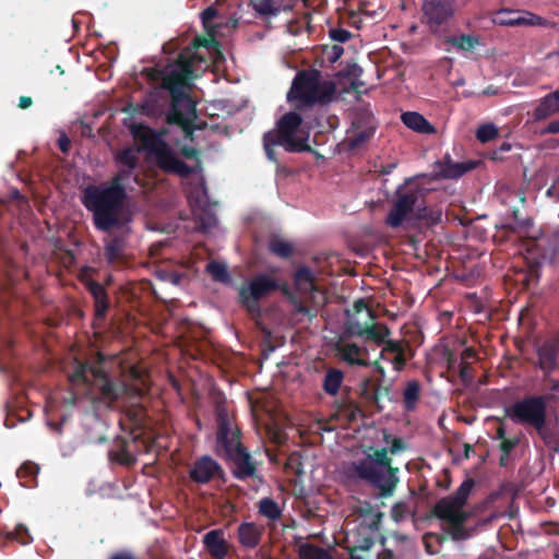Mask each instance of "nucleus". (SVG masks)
I'll return each instance as SVG.
<instances>
[{
	"mask_svg": "<svg viewBox=\"0 0 559 559\" xmlns=\"http://www.w3.org/2000/svg\"><path fill=\"white\" fill-rule=\"evenodd\" d=\"M444 41L463 51H469L479 44L476 37L467 34H462L460 36H449Z\"/></svg>",
	"mask_w": 559,
	"mask_h": 559,
	"instance_id": "37",
	"label": "nucleus"
},
{
	"mask_svg": "<svg viewBox=\"0 0 559 559\" xmlns=\"http://www.w3.org/2000/svg\"><path fill=\"white\" fill-rule=\"evenodd\" d=\"M301 122L302 119L299 114L289 111L278 119L276 130L269 131L263 135L265 155L271 162L277 164L274 150L276 145L283 146L287 152H309L311 150L306 139L295 136Z\"/></svg>",
	"mask_w": 559,
	"mask_h": 559,
	"instance_id": "8",
	"label": "nucleus"
},
{
	"mask_svg": "<svg viewBox=\"0 0 559 559\" xmlns=\"http://www.w3.org/2000/svg\"><path fill=\"white\" fill-rule=\"evenodd\" d=\"M456 509L462 508L460 506H456V502L450 496H447L436 502L431 510V513L436 518L448 522L449 519L452 518V515H454Z\"/></svg>",
	"mask_w": 559,
	"mask_h": 559,
	"instance_id": "31",
	"label": "nucleus"
},
{
	"mask_svg": "<svg viewBox=\"0 0 559 559\" xmlns=\"http://www.w3.org/2000/svg\"><path fill=\"white\" fill-rule=\"evenodd\" d=\"M372 544H373V543H372V540H371L370 538H366V539H364L362 545H360V546H358V547H353V548L350 549V551H349L350 557H352L353 559H356L355 554H356V551H357V550H362V551L368 550V549L372 546Z\"/></svg>",
	"mask_w": 559,
	"mask_h": 559,
	"instance_id": "62",
	"label": "nucleus"
},
{
	"mask_svg": "<svg viewBox=\"0 0 559 559\" xmlns=\"http://www.w3.org/2000/svg\"><path fill=\"white\" fill-rule=\"evenodd\" d=\"M383 344L384 347L382 348L380 354L381 359H386L391 354L395 355L397 353L405 352V346L401 341H392L385 338V342Z\"/></svg>",
	"mask_w": 559,
	"mask_h": 559,
	"instance_id": "46",
	"label": "nucleus"
},
{
	"mask_svg": "<svg viewBox=\"0 0 559 559\" xmlns=\"http://www.w3.org/2000/svg\"><path fill=\"white\" fill-rule=\"evenodd\" d=\"M471 366L468 361H461L460 362V378L464 383L471 382L473 379V376L471 373Z\"/></svg>",
	"mask_w": 559,
	"mask_h": 559,
	"instance_id": "57",
	"label": "nucleus"
},
{
	"mask_svg": "<svg viewBox=\"0 0 559 559\" xmlns=\"http://www.w3.org/2000/svg\"><path fill=\"white\" fill-rule=\"evenodd\" d=\"M92 368L93 367L90 368L87 364L78 362L74 368V371L69 376V381L71 383L82 382V383L87 384L88 383L87 372L88 371L91 372Z\"/></svg>",
	"mask_w": 559,
	"mask_h": 559,
	"instance_id": "45",
	"label": "nucleus"
},
{
	"mask_svg": "<svg viewBox=\"0 0 559 559\" xmlns=\"http://www.w3.org/2000/svg\"><path fill=\"white\" fill-rule=\"evenodd\" d=\"M180 154L188 159L195 160V164L193 166L188 165L190 168L194 169L191 175L198 174L199 171H201L202 163L200 159V151L198 148H195L193 146L183 145L180 148Z\"/></svg>",
	"mask_w": 559,
	"mask_h": 559,
	"instance_id": "43",
	"label": "nucleus"
},
{
	"mask_svg": "<svg viewBox=\"0 0 559 559\" xmlns=\"http://www.w3.org/2000/svg\"><path fill=\"white\" fill-rule=\"evenodd\" d=\"M126 241L122 236L116 235L105 240L104 257L109 264H121L124 260Z\"/></svg>",
	"mask_w": 559,
	"mask_h": 559,
	"instance_id": "26",
	"label": "nucleus"
},
{
	"mask_svg": "<svg viewBox=\"0 0 559 559\" xmlns=\"http://www.w3.org/2000/svg\"><path fill=\"white\" fill-rule=\"evenodd\" d=\"M408 512V507L405 502L400 501L393 504L391 509V518L395 522H401L405 519L406 514Z\"/></svg>",
	"mask_w": 559,
	"mask_h": 559,
	"instance_id": "49",
	"label": "nucleus"
},
{
	"mask_svg": "<svg viewBox=\"0 0 559 559\" xmlns=\"http://www.w3.org/2000/svg\"><path fill=\"white\" fill-rule=\"evenodd\" d=\"M115 162L119 167L134 170L139 165V157L133 148L124 147L115 154Z\"/></svg>",
	"mask_w": 559,
	"mask_h": 559,
	"instance_id": "34",
	"label": "nucleus"
},
{
	"mask_svg": "<svg viewBox=\"0 0 559 559\" xmlns=\"http://www.w3.org/2000/svg\"><path fill=\"white\" fill-rule=\"evenodd\" d=\"M385 360L393 365L394 370L401 371L406 365V358L404 352L393 355L392 358L388 357Z\"/></svg>",
	"mask_w": 559,
	"mask_h": 559,
	"instance_id": "54",
	"label": "nucleus"
},
{
	"mask_svg": "<svg viewBox=\"0 0 559 559\" xmlns=\"http://www.w3.org/2000/svg\"><path fill=\"white\" fill-rule=\"evenodd\" d=\"M295 281L299 285H301V284L312 285L313 276H312L310 269H308L306 266L298 269L295 273Z\"/></svg>",
	"mask_w": 559,
	"mask_h": 559,
	"instance_id": "50",
	"label": "nucleus"
},
{
	"mask_svg": "<svg viewBox=\"0 0 559 559\" xmlns=\"http://www.w3.org/2000/svg\"><path fill=\"white\" fill-rule=\"evenodd\" d=\"M376 393H377V402H373V406L377 408L378 412H381L383 409L382 401L384 399H388L391 401L390 393L391 388L389 385H382L381 383H377L376 385Z\"/></svg>",
	"mask_w": 559,
	"mask_h": 559,
	"instance_id": "48",
	"label": "nucleus"
},
{
	"mask_svg": "<svg viewBox=\"0 0 559 559\" xmlns=\"http://www.w3.org/2000/svg\"><path fill=\"white\" fill-rule=\"evenodd\" d=\"M292 304L294 306V312L297 314L306 316L309 321H311L318 314V310L316 308L304 305L299 299L295 297L292 298Z\"/></svg>",
	"mask_w": 559,
	"mask_h": 559,
	"instance_id": "47",
	"label": "nucleus"
},
{
	"mask_svg": "<svg viewBox=\"0 0 559 559\" xmlns=\"http://www.w3.org/2000/svg\"><path fill=\"white\" fill-rule=\"evenodd\" d=\"M209 44L207 39L197 37L190 46L179 52L175 61L160 69L144 68L141 71V75L154 84L148 94L150 98L158 96L164 91L169 93L171 104L166 120L169 124L179 126L188 138L192 136L197 129L202 128L194 123L197 119L195 103L189 92L194 79L195 62L206 61L199 55L198 49L206 48Z\"/></svg>",
	"mask_w": 559,
	"mask_h": 559,
	"instance_id": "1",
	"label": "nucleus"
},
{
	"mask_svg": "<svg viewBox=\"0 0 559 559\" xmlns=\"http://www.w3.org/2000/svg\"><path fill=\"white\" fill-rule=\"evenodd\" d=\"M250 5L261 17H274L281 12H289L294 9L292 2H284V0H250Z\"/></svg>",
	"mask_w": 559,
	"mask_h": 559,
	"instance_id": "25",
	"label": "nucleus"
},
{
	"mask_svg": "<svg viewBox=\"0 0 559 559\" xmlns=\"http://www.w3.org/2000/svg\"><path fill=\"white\" fill-rule=\"evenodd\" d=\"M133 169L119 167L106 182L88 185L82 191L81 202L92 213V222L98 231L110 233L124 229L131 216L124 211L128 198L127 183L133 176Z\"/></svg>",
	"mask_w": 559,
	"mask_h": 559,
	"instance_id": "2",
	"label": "nucleus"
},
{
	"mask_svg": "<svg viewBox=\"0 0 559 559\" xmlns=\"http://www.w3.org/2000/svg\"><path fill=\"white\" fill-rule=\"evenodd\" d=\"M547 133L559 134V119L550 121L545 130Z\"/></svg>",
	"mask_w": 559,
	"mask_h": 559,
	"instance_id": "64",
	"label": "nucleus"
},
{
	"mask_svg": "<svg viewBox=\"0 0 559 559\" xmlns=\"http://www.w3.org/2000/svg\"><path fill=\"white\" fill-rule=\"evenodd\" d=\"M216 224L215 215L211 213H204L199 216V227L203 231H207Z\"/></svg>",
	"mask_w": 559,
	"mask_h": 559,
	"instance_id": "52",
	"label": "nucleus"
},
{
	"mask_svg": "<svg viewBox=\"0 0 559 559\" xmlns=\"http://www.w3.org/2000/svg\"><path fill=\"white\" fill-rule=\"evenodd\" d=\"M376 385L370 378H366L361 381L359 386V394L369 405L373 406V402H377Z\"/></svg>",
	"mask_w": 559,
	"mask_h": 559,
	"instance_id": "42",
	"label": "nucleus"
},
{
	"mask_svg": "<svg viewBox=\"0 0 559 559\" xmlns=\"http://www.w3.org/2000/svg\"><path fill=\"white\" fill-rule=\"evenodd\" d=\"M450 535L453 540H464L469 537L464 524H450Z\"/></svg>",
	"mask_w": 559,
	"mask_h": 559,
	"instance_id": "51",
	"label": "nucleus"
},
{
	"mask_svg": "<svg viewBox=\"0 0 559 559\" xmlns=\"http://www.w3.org/2000/svg\"><path fill=\"white\" fill-rule=\"evenodd\" d=\"M506 416L514 424L533 428L547 440V399L544 395H527L506 408Z\"/></svg>",
	"mask_w": 559,
	"mask_h": 559,
	"instance_id": "9",
	"label": "nucleus"
},
{
	"mask_svg": "<svg viewBox=\"0 0 559 559\" xmlns=\"http://www.w3.org/2000/svg\"><path fill=\"white\" fill-rule=\"evenodd\" d=\"M91 373L94 378L93 388L98 393L96 400L104 405H112L127 393V385L121 381L110 379L102 368H92Z\"/></svg>",
	"mask_w": 559,
	"mask_h": 559,
	"instance_id": "14",
	"label": "nucleus"
},
{
	"mask_svg": "<svg viewBox=\"0 0 559 559\" xmlns=\"http://www.w3.org/2000/svg\"><path fill=\"white\" fill-rule=\"evenodd\" d=\"M515 222L513 224L504 225L503 228L509 234H515L519 237H528L532 240V246L540 251L542 254L547 253V245L549 242V237L540 233L538 236L531 235V228L533 227V222L531 218L519 219L518 211H514Z\"/></svg>",
	"mask_w": 559,
	"mask_h": 559,
	"instance_id": "17",
	"label": "nucleus"
},
{
	"mask_svg": "<svg viewBox=\"0 0 559 559\" xmlns=\"http://www.w3.org/2000/svg\"><path fill=\"white\" fill-rule=\"evenodd\" d=\"M454 0H421V24L433 35L440 36L442 27L454 15Z\"/></svg>",
	"mask_w": 559,
	"mask_h": 559,
	"instance_id": "12",
	"label": "nucleus"
},
{
	"mask_svg": "<svg viewBox=\"0 0 559 559\" xmlns=\"http://www.w3.org/2000/svg\"><path fill=\"white\" fill-rule=\"evenodd\" d=\"M269 250L271 253L282 259H288L294 253L293 245L278 237H273L270 239Z\"/></svg>",
	"mask_w": 559,
	"mask_h": 559,
	"instance_id": "36",
	"label": "nucleus"
},
{
	"mask_svg": "<svg viewBox=\"0 0 559 559\" xmlns=\"http://www.w3.org/2000/svg\"><path fill=\"white\" fill-rule=\"evenodd\" d=\"M217 15H218V11L213 7H209L204 11H202L201 19H202L203 24L205 26H207L210 23H212L215 20V17Z\"/></svg>",
	"mask_w": 559,
	"mask_h": 559,
	"instance_id": "56",
	"label": "nucleus"
},
{
	"mask_svg": "<svg viewBox=\"0 0 559 559\" xmlns=\"http://www.w3.org/2000/svg\"><path fill=\"white\" fill-rule=\"evenodd\" d=\"M558 112V100L555 96V92H551L540 99L539 104L534 110V118L536 120H544Z\"/></svg>",
	"mask_w": 559,
	"mask_h": 559,
	"instance_id": "30",
	"label": "nucleus"
},
{
	"mask_svg": "<svg viewBox=\"0 0 559 559\" xmlns=\"http://www.w3.org/2000/svg\"><path fill=\"white\" fill-rule=\"evenodd\" d=\"M39 472V466L33 462H24L16 472L17 477L22 480V485L31 487V481L34 480Z\"/></svg>",
	"mask_w": 559,
	"mask_h": 559,
	"instance_id": "40",
	"label": "nucleus"
},
{
	"mask_svg": "<svg viewBox=\"0 0 559 559\" xmlns=\"http://www.w3.org/2000/svg\"><path fill=\"white\" fill-rule=\"evenodd\" d=\"M240 430L231 428L227 416H218V428L216 433V452L225 460L233 463V475L239 480L254 477L257 474L255 463L249 451L240 441Z\"/></svg>",
	"mask_w": 559,
	"mask_h": 559,
	"instance_id": "4",
	"label": "nucleus"
},
{
	"mask_svg": "<svg viewBox=\"0 0 559 559\" xmlns=\"http://www.w3.org/2000/svg\"><path fill=\"white\" fill-rule=\"evenodd\" d=\"M330 37L334 41L346 43L350 39L352 33L345 28H332L330 29Z\"/></svg>",
	"mask_w": 559,
	"mask_h": 559,
	"instance_id": "53",
	"label": "nucleus"
},
{
	"mask_svg": "<svg viewBox=\"0 0 559 559\" xmlns=\"http://www.w3.org/2000/svg\"><path fill=\"white\" fill-rule=\"evenodd\" d=\"M132 445L134 442H128V438L117 437L108 451L109 461L127 467L133 466L136 463V457L132 455Z\"/></svg>",
	"mask_w": 559,
	"mask_h": 559,
	"instance_id": "22",
	"label": "nucleus"
},
{
	"mask_svg": "<svg viewBox=\"0 0 559 559\" xmlns=\"http://www.w3.org/2000/svg\"><path fill=\"white\" fill-rule=\"evenodd\" d=\"M519 444V439L513 438L509 439L506 438L500 441L499 449L504 455H510L511 451Z\"/></svg>",
	"mask_w": 559,
	"mask_h": 559,
	"instance_id": "55",
	"label": "nucleus"
},
{
	"mask_svg": "<svg viewBox=\"0 0 559 559\" xmlns=\"http://www.w3.org/2000/svg\"><path fill=\"white\" fill-rule=\"evenodd\" d=\"M401 120L408 129L420 134H433L437 131L436 128L417 111L403 112Z\"/></svg>",
	"mask_w": 559,
	"mask_h": 559,
	"instance_id": "27",
	"label": "nucleus"
},
{
	"mask_svg": "<svg viewBox=\"0 0 559 559\" xmlns=\"http://www.w3.org/2000/svg\"><path fill=\"white\" fill-rule=\"evenodd\" d=\"M83 284H84L85 288L87 289V292L93 297L94 308H95V311H94L95 319L104 320L107 316L109 308H110V301H109L108 294H107L105 286L102 283H99L93 278H87V280L83 281Z\"/></svg>",
	"mask_w": 559,
	"mask_h": 559,
	"instance_id": "19",
	"label": "nucleus"
},
{
	"mask_svg": "<svg viewBox=\"0 0 559 559\" xmlns=\"http://www.w3.org/2000/svg\"><path fill=\"white\" fill-rule=\"evenodd\" d=\"M202 544L212 559H225L231 548L225 538V531L223 528L209 531L204 534Z\"/></svg>",
	"mask_w": 559,
	"mask_h": 559,
	"instance_id": "18",
	"label": "nucleus"
},
{
	"mask_svg": "<svg viewBox=\"0 0 559 559\" xmlns=\"http://www.w3.org/2000/svg\"><path fill=\"white\" fill-rule=\"evenodd\" d=\"M425 191L418 186H400L394 195L392 207L389 211L385 224L392 228H399L404 222L412 219L431 218L438 221L441 213L431 217L428 209L424 205Z\"/></svg>",
	"mask_w": 559,
	"mask_h": 559,
	"instance_id": "7",
	"label": "nucleus"
},
{
	"mask_svg": "<svg viewBox=\"0 0 559 559\" xmlns=\"http://www.w3.org/2000/svg\"><path fill=\"white\" fill-rule=\"evenodd\" d=\"M477 163L474 160L453 162L449 155L437 163L438 175L444 179H457L467 171L474 169Z\"/></svg>",
	"mask_w": 559,
	"mask_h": 559,
	"instance_id": "23",
	"label": "nucleus"
},
{
	"mask_svg": "<svg viewBox=\"0 0 559 559\" xmlns=\"http://www.w3.org/2000/svg\"><path fill=\"white\" fill-rule=\"evenodd\" d=\"M421 395V385L417 380L406 382L403 390V407L406 412L416 409Z\"/></svg>",
	"mask_w": 559,
	"mask_h": 559,
	"instance_id": "29",
	"label": "nucleus"
},
{
	"mask_svg": "<svg viewBox=\"0 0 559 559\" xmlns=\"http://www.w3.org/2000/svg\"><path fill=\"white\" fill-rule=\"evenodd\" d=\"M109 559H136L130 551H118L110 556Z\"/></svg>",
	"mask_w": 559,
	"mask_h": 559,
	"instance_id": "63",
	"label": "nucleus"
},
{
	"mask_svg": "<svg viewBox=\"0 0 559 559\" xmlns=\"http://www.w3.org/2000/svg\"><path fill=\"white\" fill-rule=\"evenodd\" d=\"M543 19L533 13L526 12L521 15L519 11L500 10L493 16V22L500 26H518V25H542Z\"/></svg>",
	"mask_w": 559,
	"mask_h": 559,
	"instance_id": "21",
	"label": "nucleus"
},
{
	"mask_svg": "<svg viewBox=\"0 0 559 559\" xmlns=\"http://www.w3.org/2000/svg\"><path fill=\"white\" fill-rule=\"evenodd\" d=\"M344 381V372L336 368H329L322 380V389L330 396H336Z\"/></svg>",
	"mask_w": 559,
	"mask_h": 559,
	"instance_id": "28",
	"label": "nucleus"
},
{
	"mask_svg": "<svg viewBox=\"0 0 559 559\" xmlns=\"http://www.w3.org/2000/svg\"><path fill=\"white\" fill-rule=\"evenodd\" d=\"M299 559H334L329 550L310 543H304L297 549Z\"/></svg>",
	"mask_w": 559,
	"mask_h": 559,
	"instance_id": "33",
	"label": "nucleus"
},
{
	"mask_svg": "<svg viewBox=\"0 0 559 559\" xmlns=\"http://www.w3.org/2000/svg\"><path fill=\"white\" fill-rule=\"evenodd\" d=\"M58 147L60 148V151L64 154H67L71 147V141L70 139L68 138L67 134L62 133L59 138H58Z\"/></svg>",
	"mask_w": 559,
	"mask_h": 559,
	"instance_id": "60",
	"label": "nucleus"
},
{
	"mask_svg": "<svg viewBox=\"0 0 559 559\" xmlns=\"http://www.w3.org/2000/svg\"><path fill=\"white\" fill-rule=\"evenodd\" d=\"M406 448L402 438L394 437L389 449H377L366 457L352 462L347 467V475L378 489L380 497L389 498L394 493L400 481L399 467L392 466L389 453L396 454Z\"/></svg>",
	"mask_w": 559,
	"mask_h": 559,
	"instance_id": "3",
	"label": "nucleus"
},
{
	"mask_svg": "<svg viewBox=\"0 0 559 559\" xmlns=\"http://www.w3.org/2000/svg\"><path fill=\"white\" fill-rule=\"evenodd\" d=\"M546 195L559 201V176L554 180L552 185L547 189Z\"/></svg>",
	"mask_w": 559,
	"mask_h": 559,
	"instance_id": "59",
	"label": "nucleus"
},
{
	"mask_svg": "<svg viewBox=\"0 0 559 559\" xmlns=\"http://www.w3.org/2000/svg\"><path fill=\"white\" fill-rule=\"evenodd\" d=\"M536 366L543 371L544 378L549 379L559 367V340H546L536 346Z\"/></svg>",
	"mask_w": 559,
	"mask_h": 559,
	"instance_id": "15",
	"label": "nucleus"
},
{
	"mask_svg": "<svg viewBox=\"0 0 559 559\" xmlns=\"http://www.w3.org/2000/svg\"><path fill=\"white\" fill-rule=\"evenodd\" d=\"M132 134L142 148L153 156L157 167L166 174H175L181 178L191 176L193 168L182 162L164 139V131H156L147 126L139 124L132 129Z\"/></svg>",
	"mask_w": 559,
	"mask_h": 559,
	"instance_id": "6",
	"label": "nucleus"
},
{
	"mask_svg": "<svg viewBox=\"0 0 559 559\" xmlns=\"http://www.w3.org/2000/svg\"><path fill=\"white\" fill-rule=\"evenodd\" d=\"M344 52V49L343 47L338 46V45H334L332 48H331V51L328 56V59L330 62H335L337 61L341 56L343 55Z\"/></svg>",
	"mask_w": 559,
	"mask_h": 559,
	"instance_id": "61",
	"label": "nucleus"
},
{
	"mask_svg": "<svg viewBox=\"0 0 559 559\" xmlns=\"http://www.w3.org/2000/svg\"><path fill=\"white\" fill-rule=\"evenodd\" d=\"M335 350L336 355L350 366H370V362L362 357L367 354V350L358 346L356 343H337L335 345Z\"/></svg>",
	"mask_w": 559,
	"mask_h": 559,
	"instance_id": "24",
	"label": "nucleus"
},
{
	"mask_svg": "<svg viewBox=\"0 0 559 559\" xmlns=\"http://www.w3.org/2000/svg\"><path fill=\"white\" fill-rule=\"evenodd\" d=\"M264 534V526L254 522H242L238 525L236 536L239 545L248 550L260 546Z\"/></svg>",
	"mask_w": 559,
	"mask_h": 559,
	"instance_id": "20",
	"label": "nucleus"
},
{
	"mask_svg": "<svg viewBox=\"0 0 559 559\" xmlns=\"http://www.w3.org/2000/svg\"><path fill=\"white\" fill-rule=\"evenodd\" d=\"M206 272L211 274L212 278L216 282L228 284L230 283V275L228 273L227 266L217 261H211L206 265Z\"/></svg>",
	"mask_w": 559,
	"mask_h": 559,
	"instance_id": "38",
	"label": "nucleus"
},
{
	"mask_svg": "<svg viewBox=\"0 0 559 559\" xmlns=\"http://www.w3.org/2000/svg\"><path fill=\"white\" fill-rule=\"evenodd\" d=\"M259 513L270 521H277L282 516V509L272 498H263L259 501Z\"/></svg>",
	"mask_w": 559,
	"mask_h": 559,
	"instance_id": "35",
	"label": "nucleus"
},
{
	"mask_svg": "<svg viewBox=\"0 0 559 559\" xmlns=\"http://www.w3.org/2000/svg\"><path fill=\"white\" fill-rule=\"evenodd\" d=\"M468 519V513L462 509H456L454 515L449 519V524H464Z\"/></svg>",
	"mask_w": 559,
	"mask_h": 559,
	"instance_id": "58",
	"label": "nucleus"
},
{
	"mask_svg": "<svg viewBox=\"0 0 559 559\" xmlns=\"http://www.w3.org/2000/svg\"><path fill=\"white\" fill-rule=\"evenodd\" d=\"M376 128L371 110L367 107L356 108L352 114V129L346 138L348 147L359 148L373 136Z\"/></svg>",
	"mask_w": 559,
	"mask_h": 559,
	"instance_id": "13",
	"label": "nucleus"
},
{
	"mask_svg": "<svg viewBox=\"0 0 559 559\" xmlns=\"http://www.w3.org/2000/svg\"><path fill=\"white\" fill-rule=\"evenodd\" d=\"M354 308L357 314L362 311L365 312V320L361 321L357 317L349 319L346 322V333L349 336L372 341L377 345L383 344L385 338L390 335V329L385 324L372 322L374 319L372 310L368 308L367 304L362 299L355 301Z\"/></svg>",
	"mask_w": 559,
	"mask_h": 559,
	"instance_id": "11",
	"label": "nucleus"
},
{
	"mask_svg": "<svg viewBox=\"0 0 559 559\" xmlns=\"http://www.w3.org/2000/svg\"><path fill=\"white\" fill-rule=\"evenodd\" d=\"M189 477L192 481L204 485L216 478L224 479V469L214 459L203 455L193 463Z\"/></svg>",
	"mask_w": 559,
	"mask_h": 559,
	"instance_id": "16",
	"label": "nucleus"
},
{
	"mask_svg": "<svg viewBox=\"0 0 559 559\" xmlns=\"http://www.w3.org/2000/svg\"><path fill=\"white\" fill-rule=\"evenodd\" d=\"M499 134L498 129L492 123L480 126L476 131V139L480 143H487L497 138Z\"/></svg>",
	"mask_w": 559,
	"mask_h": 559,
	"instance_id": "44",
	"label": "nucleus"
},
{
	"mask_svg": "<svg viewBox=\"0 0 559 559\" xmlns=\"http://www.w3.org/2000/svg\"><path fill=\"white\" fill-rule=\"evenodd\" d=\"M475 486V480L471 477L466 478L450 497L456 502V506L463 508Z\"/></svg>",
	"mask_w": 559,
	"mask_h": 559,
	"instance_id": "39",
	"label": "nucleus"
},
{
	"mask_svg": "<svg viewBox=\"0 0 559 559\" xmlns=\"http://www.w3.org/2000/svg\"><path fill=\"white\" fill-rule=\"evenodd\" d=\"M335 97V83L321 80V73L316 69L299 71L287 93V99L295 102V108L300 111L314 105H329Z\"/></svg>",
	"mask_w": 559,
	"mask_h": 559,
	"instance_id": "5",
	"label": "nucleus"
},
{
	"mask_svg": "<svg viewBox=\"0 0 559 559\" xmlns=\"http://www.w3.org/2000/svg\"><path fill=\"white\" fill-rule=\"evenodd\" d=\"M335 404H336L337 411L341 414L345 415L349 421H353L358 416L362 415V411H361L360 406L352 400L340 401V402H336Z\"/></svg>",
	"mask_w": 559,
	"mask_h": 559,
	"instance_id": "41",
	"label": "nucleus"
},
{
	"mask_svg": "<svg viewBox=\"0 0 559 559\" xmlns=\"http://www.w3.org/2000/svg\"><path fill=\"white\" fill-rule=\"evenodd\" d=\"M280 289L277 280L266 273H258L238 289V302L253 319L262 316L260 300Z\"/></svg>",
	"mask_w": 559,
	"mask_h": 559,
	"instance_id": "10",
	"label": "nucleus"
},
{
	"mask_svg": "<svg viewBox=\"0 0 559 559\" xmlns=\"http://www.w3.org/2000/svg\"><path fill=\"white\" fill-rule=\"evenodd\" d=\"M16 540L21 545L29 544L33 538L28 532V528L23 524H17L14 531H7L0 527V542H12Z\"/></svg>",
	"mask_w": 559,
	"mask_h": 559,
	"instance_id": "32",
	"label": "nucleus"
}]
</instances>
